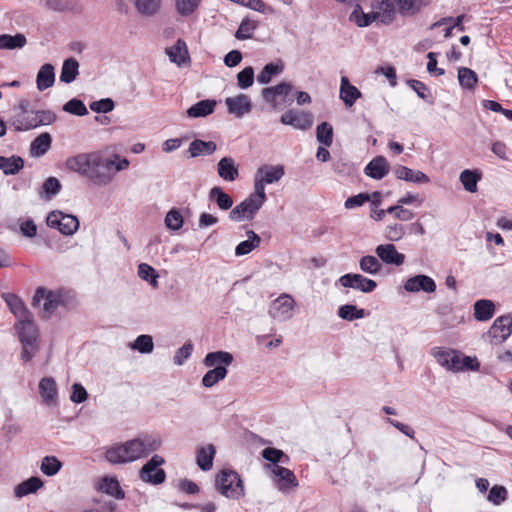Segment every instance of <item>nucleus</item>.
Wrapping results in <instances>:
<instances>
[{
	"mask_svg": "<svg viewBox=\"0 0 512 512\" xmlns=\"http://www.w3.org/2000/svg\"><path fill=\"white\" fill-rule=\"evenodd\" d=\"M68 170L87 178L95 185L104 186L111 182V176L107 172L111 162L101 152L79 153L66 160Z\"/></svg>",
	"mask_w": 512,
	"mask_h": 512,
	"instance_id": "nucleus-1",
	"label": "nucleus"
},
{
	"mask_svg": "<svg viewBox=\"0 0 512 512\" xmlns=\"http://www.w3.org/2000/svg\"><path fill=\"white\" fill-rule=\"evenodd\" d=\"M162 444L161 438L151 434L128 440L106 450L105 458L112 464H124L146 457L157 451Z\"/></svg>",
	"mask_w": 512,
	"mask_h": 512,
	"instance_id": "nucleus-2",
	"label": "nucleus"
},
{
	"mask_svg": "<svg viewBox=\"0 0 512 512\" xmlns=\"http://www.w3.org/2000/svg\"><path fill=\"white\" fill-rule=\"evenodd\" d=\"M15 330L22 346L20 358L24 362H30L40 350L39 329L33 317L23 321H17Z\"/></svg>",
	"mask_w": 512,
	"mask_h": 512,
	"instance_id": "nucleus-3",
	"label": "nucleus"
},
{
	"mask_svg": "<svg viewBox=\"0 0 512 512\" xmlns=\"http://www.w3.org/2000/svg\"><path fill=\"white\" fill-rule=\"evenodd\" d=\"M215 485L217 491L226 498L239 499L245 494L243 481L234 470H221L216 475Z\"/></svg>",
	"mask_w": 512,
	"mask_h": 512,
	"instance_id": "nucleus-4",
	"label": "nucleus"
},
{
	"mask_svg": "<svg viewBox=\"0 0 512 512\" xmlns=\"http://www.w3.org/2000/svg\"><path fill=\"white\" fill-rule=\"evenodd\" d=\"M295 305L291 295L282 293L270 303L268 314L275 321L285 322L293 317Z\"/></svg>",
	"mask_w": 512,
	"mask_h": 512,
	"instance_id": "nucleus-5",
	"label": "nucleus"
},
{
	"mask_svg": "<svg viewBox=\"0 0 512 512\" xmlns=\"http://www.w3.org/2000/svg\"><path fill=\"white\" fill-rule=\"evenodd\" d=\"M41 301H43V317L50 318L56 309L62 304V292L59 290L38 288L33 296V305L39 306Z\"/></svg>",
	"mask_w": 512,
	"mask_h": 512,
	"instance_id": "nucleus-6",
	"label": "nucleus"
},
{
	"mask_svg": "<svg viewBox=\"0 0 512 512\" xmlns=\"http://www.w3.org/2000/svg\"><path fill=\"white\" fill-rule=\"evenodd\" d=\"M165 460L162 456L157 454L153 455L139 471V478L146 483L158 485L165 481L166 473L162 468H159Z\"/></svg>",
	"mask_w": 512,
	"mask_h": 512,
	"instance_id": "nucleus-7",
	"label": "nucleus"
},
{
	"mask_svg": "<svg viewBox=\"0 0 512 512\" xmlns=\"http://www.w3.org/2000/svg\"><path fill=\"white\" fill-rule=\"evenodd\" d=\"M46 224L50 228L58 229L63 235H73L79 228V220L76 216L64 214L58 210L47 215Z\"/></svg>",
	"mask_w": 512,
	"mask_h": 512,
	"instance_id": "nucleus-8",
	"label": "nucleus"
},
{
	"mask_svg": "<svg viewBox=\"0 0 512 512\" xmlns=\"http://www.w3.org/2000/svg\"><path fill=\"white\" fill-rule=\"evenodd\" d=\"M512 334V316L504 315L496 318L484 337L491 344H501Z\"/></svg>",
	"mask_w": 512,
	"mask_h": 512,
	"instance_id": "nucleus-9",
	"label": "nucleus"
},
{
	"mask_svg": "<svg viewBox=\"0 0 512 512\" xmlns=\"http://www.w3.org/2000/svg\"><path fill=\"white\" fill-rule=\"evenodd\" d=\"M264 203L248 196L241 203L231 209L229 219L234 222L252 220Z\"/></svg>",
	"mask_w": 512,
	"mask_h": 512,
	"instance_id": "nucleus-10",
	"label": "nucleus"
},
{
	"mask_svg": "<svg viewBox=\"0 0 512 512\" xmlns=\"http://www.w3.org/2000/svg\"><path fill=\"white\" fill-rule=\"evenodd\" d=\"M431 355L436 362L447 371L456 373L460 372L459 355L460 353L454 349L444 347H434L431 349Z\"/></svg>",
	"mask_w": 512,
	"mask_h": 512,
	"instance_id": "nucleus-11",
	"label": "nucleus"
},
{
	"mask_svg": "<svg viewBox=\"0 0 512 512\" xmlns=\"http://www.w3.org/2000/svg\"><path fill=\"white\" fill-rule=\"evenodd\" d=\"M280 122L298 130H307L313 124V116L308 111L289 109L281 115Z\"/></svg>",
	"mask_w": 512,
	"mask_h": 512,
	"instance_id": "nucleus-12",
	"label": "nucleus"
},
{
	"mask_svg": "<svg viewBox=\"0 0 512 512\" xmlns=\"http://www.w3.org/2000/svg\"><path fill=\"white\" fill-rule=\"evenodd\" d=\"M267 467L275 476L276 486L281 492L288 493L291 489L296 488L299 485L292 470L280 465H268Z\"/></svg>",
	"mask_w": 512,
	"mask_h": 512,
	"instance_id": "nucleus-13",
	"label": "nucleus"
},
{
	"mask_svg": "<svg viewBox=\"0 0 512 512\" xmlns=\"http://www.w3.org/2000/svg\"><path fill=\"white\" fill-rule=\"evenodd\" d=\"M343 287L353 288L363 293H371L377 287V283L362 274L347 273L339 278Z\"/></svg>",
	"mask_w": 512,
	"mask_h": 512,
	"instance_id": "nucleus-14",
	"label": "nucleus"
},
{
	"mask_svg": "<svg viewBox=\"0 0 512 512\" xmlns=\"http://www.w3.org/2000/svg\"><path fill=\"white\" fill-rule=\"evenodd\" d=\"M225 104L229 114L242 118L252 110L251 99L246 94H238L234 97H227Z\"/></svg>",
	"mask_w": 512,
	"mask_h": 512,
	"instance_id": "nucleus-15",
	"label": "nucleus"
},
{
	"mask_svg": "<svg viewBox=\"0 0 512 512\" xmlns=\"http://www.w3.org/2000/svg\"><path fill=\"white\" fill-rule=\"evenodd\" d=\"M377 257L383 263L392 266H401L405 262V255L397 251L396 247L391 244H380L375 248Z\"/></svg>",
	"mask_w": 512,
	"mask_h": 512,
	"instance_id": "nucleus-16",
	"label": "nucleus"
},
{
	"mask_svg": "<svg viewBox=\"0 0 512 512\" xmlns=\"http://www.w3.org/2000/svg\"><path fill=\"white\" fill-rule=\"evenodd\" d=\"M404 289L411 293H416L419 291L433 293L436 290V283L431 277L427 275H416L406 280L404 283Z\"/></svg>",
	"mask_w": 512,
	"mask_h": 512,
	"instance_id": "nucleus-17",
	"label": "nucleus"
},
{
	"mask_svg": "<svg viewBox=\"0 0 512 512\" xmlns=\"http://www.w3.org/2000/svg\"><path fill=\"white\" fill-rule=\"evenodd\" d=\"M292 84L290 82L282 81L279 84L271 87H266L261 91V96L266 103H269L273 108L277 107L276 98L278 96L286 97L292 91Z\"/></svg>",
	"mask_w": 512,
	"mask_h": 512,
	"instance_id": "nucleus-18",
	"label": "nucleus"
},
{
	"mask_svg": "<svg viewBox=\"0 0 512 512\" xmlns=\"http://www.w3.org/2000/svg\"><path fill=\"white\" fill-rule=\"evenodd\" d=\"M394 175L399 180L416 184H427L430 182V178L422 171L413 170L403 165H397L394 168Z\"/></svg>",
	"mask_w": 512,
	"mask_h": 512,
	"instance_id": "nucleus-19",
	"label": "nucleus"
},
{
	"mask_svg": "<svg viewBox=\"0 0 512 512\" xmlns=\"http://www.w3.org/2000/svg\"><path fill=\"white\" fill-rule=\"evenodd\" d=\"M395 16V6L392 0H376L373 6V19L389 24Z\"/></svg>",
	"mask_w": 512,
	"mask_h": 512,
	"instance_id": "nucleus-20",
	"label": "nucleus"
},
{
	"mask_svg": "<svg viewBox=\"0 0 512 512\" xmlns=\"http://www.w3.org/2000/svg\"><path fill=\"white\" fill-rule=\"evenodd\" d=\"M364 173L376 180L383 179L389 173V164L385 157L373 158L364 168Z\"/></svg>",
	"mask_w": 512,
	"mask_h": 512,
	"instance_id": "nucleus-21",
	"label": "nucleus"
},
{
	"mask_svg": "<svg viewBox=\"0 0 512 512\" xmlns=\"http://www.w3.org/2000/svg\"><path fill=\"white\" fill-rule=\"evenodd\" d=\"M285 174L283 165H262L260 166L255 175L259 177L266 184H273L278 182Z\"/></svg>",
	"mask_w": 512,
	"mask_h": 512,
	"instance_id": "nucleus-22",
	"label": "nucleus"
},
{
	"mask_svg": "<svg viewBox=\"0 0 512 512\" xmlns=\"http://www.w3.org/2000/svg\"><path fill=\"white\" fill-rule=\"evenodd\" d=\"M217 172L224 181L233 182L239 176L238 165L232 157H223L217 164Z\"/></svg>",
	"mask_w": 512,
	"mask_h": 512,
	"instance_id": "nucleus-23",
	"label": "nucleus"
},
{
	"mask_svg": "<svg viewBox=\"0 0 512 512\" xmlns=\"http://www.w3.org/2000/svg\"><path fill=\"white\" fill-rule=\"evenodd\" d=\"M39 393L43 402L48 406L57 403V385L52 377H44L39 382Z\"/></svg>",
	"mask_w": 512,
	"mask_h": 512,
	"instance_id": "nucleus-24",
	"label": "nucleus"
},
{
	"mask_svg": "<svg viewBox=\"0 0 512 512\" xmlns=\"http://www.w3.org/2000/svg\"><path fill=\"white\" fill-rule=\"evenodd\" d=\"M339 96L347 107H352L361 98L362 94L356 86L349 82L347 77L343 76L341 78Z\"/></svg>",
	"mask_w": 512,
	"mask_h": 512,
	"instance_id": "nucleus-25",
	"label": "nucleus"
},
{
	"mask_svg": "<svg viewBox=\"0 0 512 512\" xmlns=\"http://www.w3.org/2000/svg\"><path fill=\"white\" fill-rule=\"evenodd\" d=\"M233 355L227 351H215L206 354L203 364L208 368L225 367L231 365L233 362Z\"/></svg>",
	"mask_w": 512,
	"mask_h": 512,
	"instance_id": "nucleus-26",
	"label": "nucleus"
},
{
	"mask_svg": "<svg viewBox=\"0 0 512 512\" xmlns=\"http://www.w3.org/2000/svg\"><path fill=\"white\" fill-rule=\"evenodd\" d=\"M216 454V449L213 444L201 446L196 451V462L199 468L203 471H208L213 466V459Z\"/></svg>",
	"mask_w": 512,
	"mask_h": 512,
	"instance_id": "nucleus-27",
	"label": "nucleus"
},
{
	"mask_svg": "<svg viewBox=\"0 0 512 512\" xmlns=\"http://www.w3.org/2000/svg\"><path fill=\"white\" fill-rule=\"evenodd\" d=\"M4 299L11 312L17 318V321H23L33 317L25 307L23 301L15 294H6L4 295Z\"/></svg>",
	"mask_w": 512,
	"mask_h": 512,
	"instance_id": "nucleus-28",
	"label": "nucleus"
},
{
	"mask_svg": "<svg viewBox=\"0 0 512 512\" xmlns=\"http://www.w3.org/2000/svg\"><path fill=\"white\" fill-rule=\"evenodd\" d=\"M55 72L52 64L46 63L41 66L37 73L36 84L39 91L46 90L54 85Z\"/></svg>",
	"mask_w": 512,
	"mask_h": 512,
	"instance_id": "nucleus-29",
	"label": "nucleus"
},
{
	"mask_svg": "<svg viewBox=\"0 0 512 512\" xmlns=\"http://www.w3.org/2000/svg\"><path fill=\"white\" fill-rule=\"evenodd\" d=\"M217 149L214 141H203L200 139L193 140L188 148V153L191 158L199 156L212 155Z\"/></svg>",
	"mask_w": 512,
	"mask_h": 512,
	"instance_id": "nucleus-30",
	"label": "nucleus"
},
{
	"mask_svg": "<svg viewBox=\"0 0 512 512\" xmlns=\"http://www.w3.org/2000/svg\"><path fill=\"white\" fill-rule=\"evenodd\" d=\"M135 7L136 11L145 17L156 15L162 5V0H129Z\"/></svg>",
	"mask_w": 512,
	"mask_h": 512,
	"instance_id": "nucleus-31",
	"label": "nucleus"
},
{
	"mask_svg": "<svg viewBox=\"0 0 512 512\" xmlns=\"http://www.w3.org/2000/svg\"><path fill=\"white\" fill-rule=\"evenodd\" d=\"M166 53L170 61L179 66L189 59L186 43L181 39L177 40L173 46L167 48Z\"/></svg>",
	"mask_w": 512,
	"mask_h": 512,
	"instance_id": "nucleus-32",
	"label": "nucleus"
},
{
	"mask_svg": "<svg viewBox=\"0 0 512 512\" xmlns=\"http://www.w3.org/2000/svg\"><path fill=\"white\" fill-rule=\"evenodd\" d=\"M52 143V137L44 132L37 136L30 144V154L34 157H40L47 153Z\"/></svg>",
	"mask_w": 512,
	"mask_h": 512,
	"instance_id": "nucleus-33",
	"label": "nucleus"
},
{
	"mask_svg": "<svg viewBox=\"0 0 512 512\" xmlns=\"http://www.w3.org/2000/svg\"><path fill=\"white\" fill-rule=\"evenodd\" d=\"M495 312V305L491 300L481 299L474 304V317L478 321L490 320Z\"/></svg>",
	"mask_w": 512,
	"mask_h": 512,
	"instance_id": "nucleus-34",
	"label": "nucleus"
},
{
	"mask_svg": "<svg viewBox=\"0 0 512 512\" xmlns=\"http://www.w3.org/2000/svg\"><path fill=\"white\" fill-rule=\"evenodd\" d=\"M24 167V160L20 156H0V170L5 175H16Z\"/></svg>",
	"mask_w": 512,
	"mask_h": 512,
	"instance_id": "nucleus-35",
	"label": "nucleus"
},
{
	"mask_svg": "<svg viewBox=\"0 0 512 512\" xmlns=\"http://www.w3.org/2000/svg\"><path fill=\"white\" fill-rule=\"evenodd\" d=\"M482 178V173L479 170L465 169L460 173L459 180L467 192L475 193L477 191V184Z\"/></svg>",
	"mask_w": 512,
	"mask_h": 512,
	"instance_id": "nucleus-36",
	"label": "nucleus"
},
{
	"mask_svg": "<svg viewBox=\"0 0 512 512\" xmlns=\"http://www.w3.org/2000/svg\"><path fill=\"white\" fill-rule=\"evenodd\" d=\"M216 106L215 100H201L197 102L196 104L192 105L187 110V115L190 118H199V117H205L211 113H213Z\"/></svg>",
	"mask_w": 512,
	"mask_h": 512,
	"instance_id": "nucleus-37",
	"label": "nucleus"
},
{
	"mask_svg": "<svg viewBox=\"0 0 512 512\" xmlns=\"http://www.w3.org/2000/svg\"><path fill=\"white\" fill-rule=\"evenodd\" d=\"M283 70L284 63L282 61L268 63L257 75V81L260 84H268L274 76L281 74Z\"/></svg>",
	"mask_w": 512,
	"mask_h": 512,
	"instance_id": "nucleus-38",
	"label": "nucleus"
},
{
	"mask_svg": "<svg viewBox=\"0 0 512 512\" xmlns=\"http://www.w3.org/2000/svg\"><path fill=\"white\" fill-rule=\"evenodd\" d=\"M79 74V63L75 58L66 59L61 68L60 81L66 84L73 82Z\"/></svg>",
	"mask_w": 512,
	"mask_h": 512,
	"instance_id": "nucleus-39",
	"label": "nucleus"
},
{
	"mask_svg": "<svg viewBox=\"0 0 512 512\" xmlns=\"http://www.w3.org/2000/svg\"><path fill=\"white\" fill-rule=\"evenodd\" d=\"M42 486L43 482L39 477H30L15 487L14 494L17 498H22L35 493Z\"/></svg>",
	"mask_w": 512,
	"mask_h": 512,
	"instance_id": "nucleus-40",
	"label": "nucleus"
},
{
	"mask_svg": "<svg viewBox=\"0 0 512 512\" xmlns=\"http://www.w3.org/2000/svg\"><path fill=\"white\" fill-rule=\"evenodd\" d=\"M247 240L240 242L235 248L236 256H244L260 245L261 238L254 231H247Z\"/></svg>",
	"mask_w": 512,
	"mask_h": 512,
	"instance_id": "nucleus-41",
	"label": "nucleus"
},
{
	"mask_svg": "<svg viewBox=\"0 0 512 512\" xmlns=\"http://www.w3.org/2000/svg\"><path fill=\"white\" fill-rule=\"evenodd\" d=\"M27 43V39L24 34L17 33L15 35L2 34L0 35V49L13 50L21 49Z\"/></svg>",
	"mask_w": 512,
	"mask_h": 512,
	"instance_id": "nucleus-42",
	"label": "nucleus"
},
{
	"mask_svg": "<svg viewBox=\"0 0 512 512\" xmlns=\"http://www.w3.org/2000/svg\"><path fill=\"white\" fill-rule=\"evenodd\" d=\"M99 490L115 497L116 499H123L125 494L120 487V484L117 479L112 477H104L98 486Z\"/></svg>",
	"mask_w": 512,
	"mask_h": 512,
	"instance_id": "nucleus-43",
	"label": "nucleus"
},
{
	"mask_svg": "<svg viewBox=\"0 0 512 512\" xmlns=\"http://www.w3.org/2000/svg\"><path fill=\"white\" fill-rule=\"evenodd\" d=\"M209 199L215 201L221 210H229L233 206L232 197L225 193L221 187L215 186L209 191Z\"/></svg>",
	"mask_w": 512,
	"mask_h": 512,
	"instance_id": "nucleus-44",
	"label": "nucleus"
},
{
	"mask_svg": "<svg viewBox=\"0 0 512 512\" xmlns=\"http://www.w3.org/2000/svg\"><path fill=\"white\" fill-rule=\"evenodd\" d=\"M227 373L228 370L225 367L210 369L204 374L202 378V385L206 388H211L221 380L225 379Z\"/></svg>",
	"mask_w": 512,
	"mask_h": 512,
	"instance_id": "nucleus-45",
	"label": "nucleus"
},
{
	"mask_svg": "<svg viewBox=\"0 0 512 512\" xmlns=\"http://www.w3.org/2000/svg\"><path fill=\"white\" fill-rule=\"evenodd\" d=\"M359 267L362 272L376 275L378 274L382 269V264L380 262V259L376 256L372 255H366L361 257L359 261Z\"/></svg>",
	"mask_w": 512,
	"mask_h": 512,
	"instance_id": "nucleus-46",
	"label": "nucleus"
},
{
	"mask_svg": "<svg viewBox=\"0 0 512 512\" xmlns=\"http://www.w3.org/2000/svg\"><path fill=\"white\" fill-rule=\"evenodd\" d=\"M35 111L18 113L12 118V125L17 131H28L35 127H28L30 124L35 122Z\"/></svg>",
	"mask_w": 512,
	"mask_h": 512,
	"instance_id": "nucleus-47",
	"label": "nucleus"
},
{
	"mask_svg": "<svg viewBox=\"0 0 512 512\" xmlns=\"http://www.w3.org/2000/svg\"><path fill=\"white\" fill-rule=\"evenodd\" d=\"M129 347L139 353L150 354L154 349L153 338L147 334L139 335L134 342L129 344Z\"/></svg>",
	"mask_w": 512,
	"mask_h": 512,
	"instance_id": "nucleus-48",
	"label": "nucleus"
},
{
	"mask_svg": "<svg viewBox=\"0 0 512 512\" xmlns=\"http://www.w3.org/2000/svg\"><path fill=\"white\" fill-rule=\"evenodd\" d=\"M262 457L270 462L269 465H279V463L287 464L289 457L280 449L267 447L261 452Z\"/></svg>",
	"mask_w": 512,
	"mask_h": 512,
	"instance_id": "nucleus-49",
	"label": "nucleus"
},
{
	"mask_svg": "<svg viewBox=\"0 0 512 512\" xmlns=\"http://www.w3.org/2000/svg\"><path fill=\"white\" fill-rule=\"evenodd\" d=\"M458 81L464 89L472 90L478 81L477 74L470 68L460 67L458 69Z\"/></svg>",
	"mask_w": 512,
	"mask_h": 512,
	"instance_id": "nucleus-50",
	"label": "nucleus"
},
{
	"mask_svg": "<svg viewBox=\"0 0 512 512\" xmlns=\"http://www.w3.org/2000/svg\"><path fill=\"white\" fill-rule=\"evenodd\" d=\"M316 138L319 143L329 147L333 142V127L328 122H322L316 128Z\"/></svg>",
	"mask_w": 512,
	"mask_h": 512,
	"instance_id": "nucleus-51",
	"label": "nucleus"
},
{
	"mask_svg": "<svg viewBox=\"0 0 512 512\" xmlns=\"http://www.w3.org/2000/svg\"><path fill=\"white\" fill-rule=\"evenodd\" d=\"M338 316L346 321L362 319L365 316L364 309H358L355 305L346 304L339 308Z\"/></svg>",
	"mask_w": 512,
	"mask_h": 512,
	"instance_id": "nucleus-52",
	"label": "nucleus"
},
{
	"mask_svg": "<svg viewBox=\"0 0 512 512\" xmlns=\"http://www.w3.org/2000/svg\"><path fill=\"white\" fill-rule=\"evenodd\" d=\"M138 276L143 281L148 282L152 287L156 288L158 286L159 275L149 264L141 263L138 265Z\"/></svg>",
	"mask_w": 512,
	"mask_h": 512,
	"instance_id": "nucleus-53",
	"label": "nucleus"
},
{
	"mask_svg": "<svg viewBox=\"0 0 512 512\" xmlns=\"http://www.w3.org/2000/svg\"><path fill=\"white\" fill-rule=\"evenodd\" d=\"M40 468L42 473L45 474L46 476H54L62 468V463L55 456H45L42 459Z\"/></svg>",
	"mask_w": 512,
	"mask_h": 512,
	"instance_id": "nucleus-54",
	"label": "nucleus"
},
{
	"mask_svg": "<svg viewBox=\"0 0 512 512\" xmlns=\"http://www.w3.org/2000/svg\"><path fill=\"white\" fill-rule=\"evenodd\" d=\"M164 222L169 230L177 231L182 228L184 219L181 212L178 209L172 208L166 214Z\"/></svg>",
	"mask_w": 512,
	"mask_h": 512,
	"instance_id": "nucleus-55",
	"label": "nucleus"
},
{
	"mask_svg": "<svg viewBox=\"0 0 512 512\" xmlns=\"http://www.w3.org/2000/svg\"><path fill=\"white\" fill-rule=\"evenodd\" d=\"M61 187L62 185L56 177H49L43 182L40 195L42 196L43 193L45 198L51 199L60 192Z\"/></svg>",
	"mask_w": 512,
	"mask_h": 512,
	"instance_id": "nucleus-56",
	"label": "nucleus"
},
{
	"mask_svg": "<svg viewBox=\"0 0 512 512\" xmlns=\"http://www.w3.org/2000/svg\"><path fill=\"white\" fill-rule=\"evenodd\" d=\"M108 162L112 163V166L109 167L107 172L111 176V181L114 179L116 172H121L126 170L129 167V160L126 158H121L120 155L114 154L112 158H106Z\"/></svg>",
	"mask_w": 512,
	"mask_h": 512,
	"instance_id": "nucleus-57",
	"label": "nucleus"
},
{
	"mask_svg": "<svg viewBox=\"0 0 512 512\" xmlns=\"http://www.w3.org/2000/svg\"><path fill=\"white\" fill-rule=\"evenodd\" d=\"M405 233L406 230L402 224L393 223L386 226L384 236L391 242H397L404 237Z\"/></svg>",
	"mask_w": 512,
	"mask_h": 512,
	"instance_id": "nucleus-58",
	"label": "nucleus"
},
{
	"mask_svg": "<svg viewBox=\"0 0 512 512\" xmlns=\"http://www.w3.org/2000/svg\"><path fill=\"white\" fill-rule=\"evenodd\" d=\"M35 122L28 127H39L43 125H50L56 120V115L49 110H35Z\"/></svg>",
	"mask_w": 512,
	"mask_h": 512,
	"instance_id": "nucleus-59",
	"label": "nucleus"
},
{
	"mask_svg": "<svg viewBox=\"0 0 512 512\" xmlns=\"http://www.w3.org/2000/svg\"><path fill=\"white\" fill-rule=\"evenodd\" d=\"M63 110L67 113L76 115V116H85L88 114V110L85 104L76 98H73L66 102L63 106Z\"/></svg>",
	"mask_w": 512,
	"mask_h": 512,
	"instance_id": "nucleus-60",
	"label": "nucleus"
},
{
	"mask_svg": "<svg viewBox=\"0 0 512 512\" xmlns=\"http://www.w3.org/2000/svg\"><path fill=\"white\" fill-rule=\"evenodd\" d=\"M507 489L501 485H494L487 496V500L494 505H500L507 499Z\"/></svg>",
	"mask_w": 512,
	"mask_h": 512,
	"instance_id": "nucleus-61",
	"label": "nucleus"
},
{
	"mask_svg": "<svg viewBox=\"0 0 512 512\" xmlns=\"http://www.w3.org/2000/svg\"><path fill=\"white\" fill-rule=\"evenodd\" d=\"M201 0H176V10L181 16L191 15L199 6Z\"/></svg>",
	"mask_w": 512,
	"mask_h": 512,
	"instance_id": "nucleus-62",
	"label": "nucleus"
},
{
	"mask_svg": "<svg viewBox=\"0 0 512 512\" xmlns=\"http://www.w3.org/2000/svg\"><path fill=\"white\" fill-rule=\"evenodd\" d=\"M254 70L251 66L244 68L237 74V84L241 89H247L253 85Z\"/></svg>",
	"mask_w": 512,
	"mask_h": 512,
	"instance_id": "nucleus-63",
	"label": "nucleus"
},
{
	"mask_svg": "<svg viewBox=\"0 0 512 512\" xmlns=\"http://www.w3.org/2000/svg\"><path fill=\"white\" fill-rule=\"evenodd\" d=\"M399 12L404 16L414 15L420 10V5L416 0H395Z\"/></svg>",
	"mask_w": 512,
	"mask_h": 512,
	"instance_id": "nucleus-64",
	"label": "nucleus"
}]
</instances>
